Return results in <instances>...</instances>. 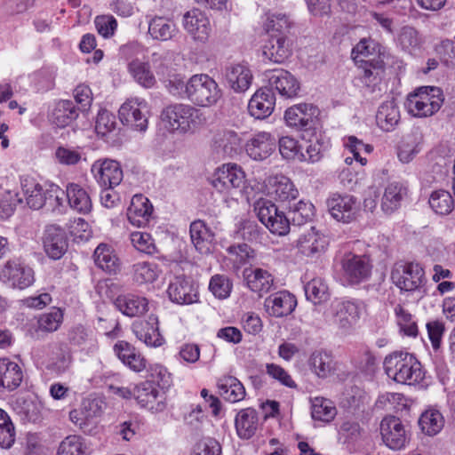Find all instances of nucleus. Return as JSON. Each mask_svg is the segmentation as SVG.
<instances>
[{"instance_id": "f257e3e1", "label": "nucleus", "mask_w": 455, "mask_h": 455, "mask_svg": "<svg viewBox=\"0 0 455 455\" xmlns=\"http://www.w3.org/2000/svg\"><path fill=\"white\" fill-rule=\"evenodd\" d=\"M381 46L371 38H363L353 48L351 56L361 69V80L368 87L376 85L384 72L385 63L380 56Z\"/></svg>"}, {"instance_id": "f03ea898", "label": "nucleus", "mask_w": 455, "mask_h": 455, "mask_svg": "<svg viewBox=\"0 0 455 455\" xmlns=\"http://www.w3.org/2000/svg\"><path fill=\"white\" fill-rule=\"evenodd\" d=\"M387 375L397 383L412 385L423 379V371L417 358L406 352H394L384 360Z\"/></svg>"}, {"instance_id": "7ed1b4c3", "label": "nucleus", "mask_w": 455, "mask_h": 455, "mask_svg": "<svg viewBox=\"0 0 455 455\" xmlns=\"http://www.w3.org/2000/svg\"><path fill=\"white\" fill-rule=\"evenodd\" d=\"M443 100V94L439 87L422 86L409 94L405 106L412 116L427 117L436 113Z\"/></svg>"}, {"instance_id": "20e7f679", "label": "nucleus", "mask_w": 455, "mask_h": 455, "mask_svg": "<svg viewBox=\"0 0 455 455\" xmlns=\"http://www.w3.org/2000/svg\"><path fill=\"white\" fill-rule=\"evenodd\" d=\"M221 97L216 81L207 74H196L188 79L187 100L199 107L215 105Z\"/></svg>"}, {"instance_id": "39448f33", "label": "nucleus", "mask_w": 455, "mask_h": 455, "mask_svg": "<svg viewBox=\"0 0 455 455\" xmlns=\"http://www.w3.org/2000/svg\"><path fill=\"white\" fill-rule=\"evenodd\" d=\"M259 220L274 235L283 236L290 232L291 222L285 213L270 200L260 198L254 204Z\"/></svg>"}, {"instance_id": "423d86ee", "label": "nucleus", "mask_w": 455, "mask_h": 455, "mask_svg": "<svg viewBox=\"0 0 455 455\" xmlns=\"http://www.w3.org/2000/svg\"><path fill=\"white\" fill-rule=\"evenodd\" d=\"M198 117V111L188 104L175 103L165 107L161 113V119L170 132H188Z\"/></svg>"}, {"instance_id": "0eeeda50", "label": "nucleus", "mask_w": 455, "mask_h": 455, "mask_svg": "<svg viewBox=\"0 0 455 455\" xmlns=\"http://www.w3.org/2000/svg\"><path fill=\"white\" fill-rule=\"evenodd\" d=\"M118 115L124 125L140 132L147 131L148 126L149 108L148 102L144 99H128L121 105Z\"/></svg>"}, {"instance_id": "6e6552de", "label": "nucleus", "mask_w": 455, "mask_h": 455, "mask_svg": "<svg viewBox=\"0 0 455 455\" xmlns=\"http://www.w3.org/2000/svg\"><path fill=\"white\" fill-rule=\"evenodd\" d=\"M391 279L401 291H415L424 285L425 272L418 263L399 262L392 269Z\"/></svg>"}, {"instance_id": "1a4fd4ad", "label": "nucleus", "mask_w": 455, "mask_h": 455, "mask_svg": "<svg viewBox=\"0 0 455 455\" xmlns=\"http://www.w3.org/2000/svg\"><path fill=\"white\" fill-rule=\"evenodd\" d=\"M319 114V108L314 104L300 103L285 111L284 120L290 127L299 131H309L315 127Z\"/></svg>"}, {"instance_id": "9d476101", "label": "nucleus", "mask_w": 455, "mask_h": 455, "mask_svg": "<svg viewBox=\"0 0 455 455\" xmlns=\"http://www.w3.org/2000/svg\"><path fill=\"white\" fill-rule=\"evenodd\" d=\"M380 435L384 443L392 450H400L409 442V430L395 416H387L381 420Z\"/></svg>"}, {"instance_id": "9b49d317", "label": "nucleus", "mask_w": 455, "mask_h": 455, "mask_svg": "<svg viewBox=\"0 0 455 455\" xmlns=\"http://www.w3.org/2000/svg\"><path fill=\"white\" fill-rule=\"evenodd\" d=\"M0 281L12 288L25 289L35 282L33 269L16 261H8L0 267Z\"/></svg>"}, {"instance_id": "f8f14e48", "label": "nucleus", "mask_w": 455, "mask_h": 455, "mask_svg": "<svg viewBox=\"0 0 455 455\" xmlns=\"http://www.w3.org/2000/svg\"><path fill=\"white\" fill-rule=\"evenodd\" d=\"M245 181V174L236 164H226L219 167L212 175V185L220 192L241 188Z\"/></svg>"}, {"instance_id": "ddd939ff", "label": "nucleus", "mask_w": 455, "mask_h": 455, "mask_svg": "<svg viewBox=\"0 0 455 455\" xmlns=\"http://www.w3.org/2000/svg\"><path fill=\"white\" fill-rule=\"evenodd\" d=\"M133 397L141 407L152 411H161L164 409V392L160 391L155 380H146L135 386L132 390Z\"/></svg>"}, {"instance_id": "4468645a", "label": "nucleus", "mask_w": 455, "mask_h": 455, "mask_svg": "<svg viewBox=\"0 0 455 455\" xmlns=\"http://www.w3.org/2000/svg\"><path fill=\"white\" fill-rule=\"evenodd\" d=\"M91 172L102 188H114L123 180V171L114 160H98L92 165Z\"/></svg>"}, {"instance_id": "2eb2a0df", "label": "nucleus", "mask_w": 455, "mask_h": 455, "mask_svg": "<svg viewBox=\"0 0 455 455\" xmlns=\"http://www.w3.org/2000/svg\"><path fill=\"white\" fill-rule=\"evenodd\" d=\"M243 148L241 136L233 130H219L212 138V148L221 157H232L239 154Z\"/></svg>"}, {"instance_id": "dca6fc26", "label": "nucleus", "mask_w": 455, "mask_h": 455, "mask_svg": "<svg viewBox=\"0 0 455 455\" xmlns=\"http://www.w3.org/2000/svg\"><path fill=\"white\" fill-rule=\"evenodd\" d=\"M271 92L275 90L284 98H292L298 94L299 84L293 75L284 69L268 70L265 73Z\"/></svg>"}, {"instance_id": "f3484780", "label": "nucleus", "mask_w": 455, "mask_h": 455, "mask_svg": "<svg viewBox=\"0 0 455 455\" xmlns=\"http://www.w3.org/2000/svg\"><path fill=\"white\" fill-rule=\"evenodd\" d=\"M183 27L194 40L203 43L209 38L212 31L208 17L199 9L190 10L184 14Z\"/></svg>"}, {"instance_id": "a211bd4d", "label": "nucleus", "mask_w": 455, "mask_h": 455, "mask_svg": "<svg viewBox=\"0 0 455 455\" xmlns=\"http://www.w3.org/2000/svg\"><path fill=\"white\" fill-rule=\"evenodd\" d=\"M132 331L136 338L148 347H157L164 343L159 331L158 317L150 315L145 321H138L132 324Z\"/></svg>"}, {"instance_id": "6ab92c4d", "label": "nucleus", "mask_w": 455, "mask_h": 455, "mask_svg": "<svg viewBox=\"0 0 455 455\" xmlns=\"http://www.w3.org/2000/svg\"><path fill=\"white\" fill-rule=\"evenodd\" d=\"M275 148L276 139L267 132L255 133L245 144L247 155L256 161H263L269 157Z\"/></svg>"}, {"instance_id": "aec40b11", "label": "nucleus", "mask_w": 455, "mask_h": 455, "mask_svg": "<svg viewBox=\"0 0 455 455\" xmlns=\"http://www.w3.org/2000/svg\"><path fill=\"white\" fill-rule=\"evenodd\" d=\"M168 295L172 302L185 305L197 301V289L193 282L183 275L174 276L170 281Z\"/></svg>"}, {"instance_id": "412c9836", "label": "nucleus", "mask_w": 455, "mask_h": 455, "mask_svg": "<svg viewBox=\"0 0 455 455\" xmlns=\"http://www.w3.org/2000/svg\"><path fill=\"white\" fill-rule=\"evenodd\" d=\"M262 52L271 62L282 64L291 55V44L285 35L270 34Z\"/></svg>"}, {"instance_id": "4be33fe9", "label": "nucleus", "mask_w": 455, "mask_h": 455, "mask_svg": "<svg viewBox=\"0 0 455 455\" xmlns=\"http://www.w3.org/2000/svg\"><path fill=\"white\" fill-rule=\"evenodd\" d=\"M44 249L51 259H60L68 250L65 231L55 225L48 226L44 235Z\"/></svg>"}, {"instance_id": "5701e85b", "label": "nucleus", "mask_w": 455, "mask_h": 455, "mask_svg": "<svg viewBox=\"0 0 455 455\" xmlns=\"http://www.w3.org/2000/svg\"><path fill=\"white\" fill-rule=\"evenodd\" d=\"M275 104V98L271 89L262 87L250 100L248 111L256 119H265L272 114Z\"/></svg>"}, {"instance_id": "b1692460", "label": "nucleus", "mask_w": 455, "mask_h": 455, "mask_svg": "<svg viewBox=\"0 0 455 455\" xmlns=\"http://www.w3.org/2000/svg\"><path fill=\"white\" fill-rule=\"evenodd\" d=\"M20 188L23 202L33 210H39L45 204L46 185L43 186L30 176L20 177Z\"/></svg>"}, {"instance_id": "393cba45", "label": "nucleus", "mask_w": 455, "mask_h": 455, "mask_svg": "<svg viewBox=\"0 0 455 455\" xmlns=\"http://www.w3.org/2000/svg\"><path fill=\"white\" fill-rule=\"evenodd\" d=\"M371 267L365 257L347 255L346 264H343V279L350 284H357L366 280L370 275Z\"/></svg>"}, {"instance_id": "a878e982", "label": "nucleus", "mask_w": 455, "mask_h": 455, "mask_svg": "<svg viewBox=\"0 0 455 455\" xmlns=\"http://www.w3.org/2000/svg\"><path fill=\"white\" fill-rule=\"evenodd\" d=\"M297 300L288 291H279L271 294L264 301L267 313L275 317H283L290 315L296 307Z\"/></svg>"}, {"instance_id": "bb28decb", "label": "nucleus", "mask_w": 455, "mask_h": 455, "mask_svg": "<svg viewBox=\"0 0 455 455\" xmlns=\"http://www.w3.org/2000/svg\"><path fill=\"white\" fill-rule=\"evenodd\" d=\"M228 86L235 92H243L249 89L252 81L250 68L243 63L231 64L225 70Z\"/></svg>"}, {"instance_id": "cd10ccee", "label": "nucleus", "mask_w": 455, "mask_h": 455, "mask_svg": "<svg viewBox=\"0 0 455 455\" xmlns=\"http://www.w3.org/2000/svg\"><path fill=\"white\" fill-rule=\"evenodd\" d=\"M100 406L97 400H85L80 410L69 412L70 420L78 426L84 433L91 432L88 427L95 425V419L100 414Z\"/></svg>"}, {"instance_id": "c85d7f7f", "label": "nucleus", "mask_w": 455, "mask_h": 455, "mask_svg": "<svg viewBox=\"0 0 455 455\" xmlns=\"http://www.w3.org/2000/svg\"><path fill=\"white\" fill-rule=\"evenodd\" d=\"M152 212L150 201L143 195H135L127 209V218L133 226L144 227L149 222Z\"/></svg>"}, {"instance_id": "c756f323", "label": "nucleus", "mask_w": 455, "mask_h": 455, "mask_svg": "<svg viewBox=\"0 0 455 455\" xmlns=\"http://www.w3.org/2000/svg\"><path fill=\"white\" fill-rule=\"evenodd\" d=\"M114 304L123 315L129 317L140 316L148 310L146 298L131 293L119 295Z\"/></svg>"}, {"instance_id": "7c9ffc66", "label": "nucleus", "mask_w": 455, "mask_h": 455, "mask_svg": "<svg viewBox=\"0 0 455 455\" xmlns=\"http://www.w3.org/2000/svg\"><path fill=\"white\" fill-rule=\"evenodd\" d=\"M22 379L23 371L17 363L8 358H0V388L13 391Z\"/></svg>"}, {"instance_id": "2f4dec72", "label": "nucleus", "mask_w": 455, "mask_h": 455, "mask_svg": "<svg viewBox=\"0 0 455 455\" xmlns=\"http://www.w3.org/2000/svg\"><path fill=\"white\" fill-rule=\"evenodd\" d=\"M258 413L252 408L241 410L235 417V426L237 435L241 439L248 440L251 438L258 428Z\"/></svg>"}, {"instance_id": "473e14b6", "label": "nucleus", "mask_w": 455, "mask_h": 455, "mask_svg": "<svg viewBox=\"0 0 455 455\" xmlns=\"http://www.w3.org/2000/svg\"><path fill=\"white\" fill-rule=\"evenodd\" d=\"M189 233L191 242L196 251L202 254L211 252L214 235L204 221H193L190 225Z\"/></svg>"}, {"instance_id": "72a5a7b5", "label": "nucleus", "mask_w": 455, "mask_h": 455, "mask_svg": "<svg viewBox=\"0 0 455 455\" xmlns=\"http://www.w3.org/2000/svg\"><path fill=\"white\" fill-rule=\"evenodd\" d=\"M68 204L74 211L86 214L91 212L92 204L87 191L80 185L69 183L66 188Z\"/></svg>"}, {"instance_id": "f704fd0d", "label": "nucleus", "mask_w": 455, "mask_h": 455, "mask_svg": "<svg viewBox=\"0 0 455 455\" xmlns=\"http://www.w3.org/2000/svg\"><path fill=\"white\" fill-rule=\"evenodd\" d=\"M114 351L122 363L131 370L140 372L146 368L145 358L125 341H118L114 346Z\"/></svg>"}, {"instance_id": "c9c22d12", "label": "nucleus", "mask_w": 455, "mask_h": 455, "mask_svg": "<svg viewBox=\"0 0 455 455\" xmlns=\"http://www.w3.org/2000/svg\"><path fill=\"white\" fill-rule=\"evenodd\" d=\"M400 112L394 100L383 102L376 114V124L384 132H391L398 124Z\"/></svg>"}, {"instance_id": "e433bc0d", "label": "nucleus", "mask_w": 455, "mask_h": 455, "mask_svg": "<svg viewBox=\"0 0 455 455\" xmlns=\"http://www.w3.org/2000/svg\"><path fill=\"white\" fill-rule=\"evenodd\" d=\"M244 276L249 289L253 292L259 293L260 296L263 293L268 292L273 285L272 275L259 267L251 270L250 273H247V269L244 270Z\"/></svg>"}, {"instance_id": "4c0bfd02", "label": "nucleus", "mask_w": 455, "mask_h": 455, "mask_svg": "<svg viewBox=\"0 0 455 455\" xmlns=\"http://www.w3.org/2000/svg\"><path fill=\"white\" fill-rule=\"evenodd\" d=\"M330 148L329 139L323 135H315L307 141L305 152L300 155V162L316 163L322 159Z\"/></svg>"}, {"instance_id": "58836bf2", "label": "nucleus", "mask_w": 455, "mask_h": 455, "mask_svg": "<svg viewBox=\"0 0 455 455\" xmlns=\"http://www.w3.org/2000/svg\"><path fill=\"white\" fill-rule=\"evenodd\" d=\"M128 71L134 81L146 89L152 88L156 84L148 62L135 59L128 64Z\"/></svg>"}, {"instance_id": "ea45409f", "label": "nucleus", "mask_w": 455, "mask_h": 455, "mask_svg": "<svg viewBox=\"0 0 455 455\" xmlns=\"http://www.w3.org/2000/svg\"><path fill=\"white\" fill-rule=\"evenodd\" d=\"M288 218L294 226H302L311 221L315 216V206L308 200L293 201L288 205Z\"/></svg>"}, {"instance_id": "a19ab883", "label": "nucleus", "mask_w": 455, "mask_h": 455, "mask_svg": "<svg viewBox=\"0 0 455 455\" xmlns=\"http://www.w3.org/2000/svg\"><path fill=\"white\" fill-rule=\"evenodd\" d=\"M78 116V108L71 100H62L56 103L52 112V122L59 127H66Z\"/></svg>"}, {"instance_id": "79ce46f5", "label": "nucleus", "mask_w": 455, "mask_h": 455, "mask_svg": "<svg viewBox=\"0 0 455 455\" xmlns=\"http://www.w3.org/2000/svg\"><path fill=\"white\" fill-rule=\"evenodd\" d=\"M220 395L228 402L237 403L245 396L243 384L235 377L226 376L218 382Z\"/></svg>"}, {"instance_id": "37998d69", "label": "nucleus", "mask_w": 455, "mask_h": 455, "mask_svg": "<svg viewBox=\"0 0 455 455\" xmlns=\"http://www.w3.org/2000/svg\"><path fill=\"white\" fill-rule=\"evenodd\" d=\"M226 251L227 259L235 270H239L255 257V251L244 243L232 244L226 249Z\"/></svg>"}, {"instance_id": "c03bdc74", "label": "nucleus", "mask_w": 455, "mask_h": 455, "mask_svg": "<svg viewBox=\"0 0 455 455\" xmlns=\"http://www.w3.org/2000/svg\"><path fill=\"white\" fill-rule=\"evenodd\" d=\"M405 188L397 182L388 184L384 191L381 200V210L386 214H391L396 211L405 195Z\"/></svg>"}, {"instance_id": "a18cd8bd", "label": "nucleus", "mask_w": 455, "mask_h": 455, "mask_svg": "<svg viewBox=\"0 0 455 455\" xmlns=\"http://www.w3.org/2000/svg\"><path fill=\"white\" fill-rule=\"evenodd\" d=\"M161 270L157 264L149 261H140L132 267V275L135 283L139 284L155 282Z\"/></svg>"}, {"instance_id": "49530a36", "label": "nucleus", "mask_w": 455, "mask_h": 455, "mask_svg": "<svg viewBox=\"0 0 455 455\" xmlns=\"http://www.w3.org/2000/svg\"><path fill=\"white\" fill-rule=\"evenodd\" d=\"M176 31L175 24L164 17H155L148 22V33L156 40H170Z\"/></svg>"}, {"instance_id": "de8ad7c7", "label": "nucleus", "mask_w": 455, "mask_h": 455, "mask_svg": "<svg viewBox=\"0 0 455 455\" xmlns=\"http://www.w3.org/2000/svg\"><path fill=\"white\" fill-rule=\"evenodd\" d=\"M422 135L414 132L405 135L398 148V157L403 163H410L420 151Z\"/></svg>"}, {"instance_id": "09e8293b", "label": "nucleus", "mask_w": 455, "mask_h": 455, "mask_svg": "<svg viewBox=\"0 0 455 455\" xmlns=\"http://www.w3.org/2000/svg\"><path fill=\"white\" fill-rule=\"evenodd\" d=\"M95 131L99 136L106 140L116 135L118 127L116 116L107 109L100 110L95 122Z\"/></svg>"}, {"instance_id": "8fccbe9b", "label": "nucleus", "mask_w": 455, "mask_h": 455, "mask_svg": "<svg viewBox=\"0 0 455 455\" xmlns=\"http://www.w3.org/2000/svg\"><path fill=\"white\" fill-rule=\"evenodd\" d=\"M95 264L108 273H116L118 270V259L111 248L100 243L94 251Z\"/></svg>"}, {"instance_id": "3c124183", "label": "nucleus", "mask_w": 455, "mask_h": 455, "mask_svg": "<svg viewBox=\"0 0 455 455\" xmlns=\"http://www.w3.org/2000/svg\"><path fill=\"white\" fill-rule=\"evenodd\" d=\"M419 424L423 433L433 436L443 427L444 419L439 411L427 410L421 414Z\"/></svg>"}, {"instance_id": "603ef678", "label": "nucleus", "mask_w": 455, "mask_h": 455, "mask_svg": "<svg viewBox=\"0 0 455 455\" xmlns=\"http://www.w3.org/2000/svg\"><path fill=\"white\" fill-rule=\"evenodd\" d=\"M325 244V239L318 235L314 228L308 233L302 235L298 240V247L307 256L323 251Z\"/></svg>"}, {"instance_id": "864d4df0", "label": "nucleus", "mask_w": 455, "mask_h": 455, "mask_svg": "<svg viewBox=\"0 0 455 455\" xmlns=\"http://www.w3.org/2000/svg\"><path fill=\"white\" fill-rule=\"evenodd\" d=\"M44 206L52 212L62 214L65 212L66 191L55 184L46 185Z\"/></svg>"}, {"instance_id": "5fc2aeb1", "label": "nucleus", "mask_w": 455, "mask_h": 455, "mask_svg": "<svg viewBox=\"0 0 455 455\" xmlns=\"http://www.w3.org/2000/svg\"><path fill=\"white\" fill-rule=\"evenodd\" d=\"M429 205L436 214L447 215L454 208V200L450 192L436 190L430 196Z\"/></svg>"}, {"instance_id": "6e6d98bb", "label": "nucleus", "mask_w": 455, "mask_h": 455, "mask_svg": "<svg viewBox=\"0 0 455 455\" xmlns=\"http://www.w3.org/2000/svg\"><path fill=\"white\" fill-rule=\"evenodd\" d=\"M397 41L402 49L410 53L419 50L423 42L419 32L413 27L410 26H405L401 28Z\"/></svg>"}, {"instance_id": "4d7b16f0", "label": "nucleus", "mask_w": 455, "mask_h": 455, "mask_svg": "<svg viewBox=\"0 0 455 455\" xmlns=\"http://www.w3.org/2000/svg\"><path fill=\"white\" fill-rule=\"evenodd\" d=\"M336 413L337 410L331 401L323 397L312 399L311 415L314 419L329 422Z\"/></svg>"}, {"instance_id": "13d9d810", "label": "nucleus", "mask_w": 455, "mask_h": 455, "mask_svg": "<svg viewBox=\"0 0 455 455\" xmlns=\"http://www.w3.org/2000/svg\"><path fill=\"white\" fill-rule=\"evenodd\" d=\"M275 198L280 202L288 203V205L297 199L298 189L290 179L281 176L275 183Z\"/></svg>"}, {"instance_id": "bf43d9fd", "label": "nucleus", "mask_w": 455, "mask_h": 455, "mask_svg": "<svg viewBox=\"0 0 455 455\" xmlns=\"http://www.w3.org/2000/svg\"><path fill=\"white\" fill-rule=\"evenodd\" d=\"M305 294L314 304H320L329 298L328 286L321 278H313L304 286Z\"/></svg>"}, {"instance_id": "052dcab7", "label": "nucleus", "mask_w": 455, "mask_h": 455, "mask_svg": "<svg viewBox=\"0 0 455 455\" xmlns=\"http://www.w3.org/2000/svg\"><path fill=\"white\" fill-rule=\"evenodd\" d=\"M57 455H86V445L79 435H68L60 444Z\"/></svg>"}, {"instance_id": "680f3d73", "label": "nucleus", "mask_w": 455, "mask_h": 455, "mask_svg": "<svg viewBox=\"0 0 455 455\" xmlns=\"http://www.w3.org/2000/svg\"><path fill=\"white\" fill-rule=\"evenodd\" d=\"M132 245L140 252L153 255L157 252V247L152 235L147 232L135 231L130 235Z\"/></svg>"}, {"instance_id": "e2e57ef3", "label": "nucleus", "mask_w": 455, "mask_h": 455, "mask_svg": "<svg viewBox=\"0 0 455 455\" xmlns=\"http://www.w3.org/2000/svg\"><path fill=\"white\" fill-rule=\"evenodd\" d=\"M163 84L168 92L172 96L180 99H187L188 79L185 81L182 75L175 73L169 76L167 79L164 80Z\"/></svg>"}, {"instance_id": "0e129e2a", "label": "nucleus", "mask_w": 455, "mask_h": 455, "mask_svg": "<svg viewBox=\"0 0 455 455\" xmlns=\"http://www.w3.org/2000/svg\"><path fill=\"white\" fill-rule=\"evenodd\" d=\"M310 365L318 377L326 378L332 370V360L325 352H315L310 357Z\"/></svg>"}, {"instance_id": "69168bd1", "label": "nucleus", "mask_w": 455, "mask_h": 455, "mask_svg": "<svg viewBox=\"0 0 455 455\" xmlns=\"http://www.w3.org/2000/svg\"><path fill=\"white\" fill-rule=\"evenodd\" d=\"M151 61L156 69V75L159 76L160 81L167 79L169 76L176 72L171 67V59L168 53L165 52H154L152 54Z\"/></svg>"}, {"instance_id": "338daca9", "label": "nucleus", "mask_w": 455, "mask_h": 455, "mask_svg": "<svg viewBox=\"0 0 455 455\" xmlns=\"http://www.w3.org/2000/svg\"><path fill=\"white\" fill-rule=\"evenodd\" d=\"M365 400L366 396L364 395L363 390L359 387H355L351 389V394H347L346 398L347 403H343V407L347 408V411L353 415H359L364 411L365 409Z\"/></svg>"}, {"instance_id": "774afa93", "label": "nucleus", "mask_w": 455, "mask_h": 455, "mask_svg": "<svg viewBox=\"0 0 455 455\" xmlns=\"http://www.w3.org/2000/svg\"><path fill=\"white\" fill-rule=\"evenodd\" d=\"M209 289L216 298L226 299L231 292L232 283L226 275H215L210 280Z\"/></svg>"}]
</instances>
